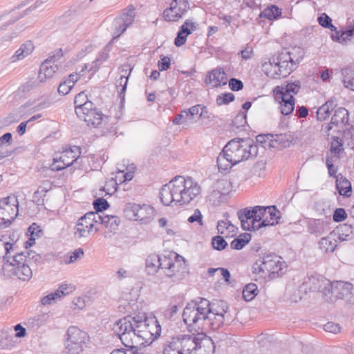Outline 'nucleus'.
I'll use <instances>...</instances> for the list:
<instances>
[{"instance_id":"obj_1","label":"nucleus","mask_w":354,"mask_h":354,"mask_svg":"<svg viewBox=\"0 0 354 354\" xmlns=\"http://www.w3.org/2000/svg\"><path fill=\"white\" fill-rule=\"evenodd\" d=\"M121 341L127 344H150L160 335L161 327L157 319L145 316L125 317L114 326Z\"/></svg>"},{"instance_id":"obj_2","label":"nucleus","mask_w":354,"mask_h":354,"mask_svg":"<svg viewBox=\"0 0 354 354\" xmlns=\"http://www.w3.org/2000/svg\"><path fill=\"white\" fill-rule=\"evenodd\" d=\"M221 308L216 309L204 298L189 303L183 310V319L188 328L198 332L206 328H219L224 323L227 307L221 301Z\"/></svg>"},{"instance_id":"obj_3","label":"nucleus","mask_w":354,"mask_h":354,"mask_svg":"<svg viewBox=\"0 0 354 354\" xmlns=\"http://www.w3.org/2000/svg\"><path fill=\"white\" fill-rule=\"evenodd\" d=\"M258 147L250 139L235 138L229 141L217 157L219 171L227 172L232 166L255 158Z\"/></svg>"},{"instance_id":"obj_4","label":"nucleus","mask_w":354,"mask_h":354,"mask_svg":"<svg viewBox=\"0 0 354 354\" xmlns=\"http://www.w3.org/2000/svg\"><path fill=\"white\" fill-rule=\"evenodd\" d=\"M286 268V262L280 257L269 253L256 261L252 266V272L256 281L272 280L283 274Z\"/></svg>"},{"instance_id":"obj_5","label":"nucleus","mask_w":354,"mask_h":354,"mask_svg":"<svg viewBox=\"0 0 354 354\" xmlns=\"http://www.w3.org/2000/svg\"><path fill=\"white\" fill-rule=\"evenodd\" d=\"M1 271L7 278L16 277L22 281H28L32 276L24 252L17 253L8 259L3 263Z\"/></svg>"},{"instance_id":"obj_6","label":"nucleus","mask_w":354,"mask_h":354,"mask_svg":"<svg viewBox=\"0 0 354 354\" xmlns=\"http://www.w3.org/2000/svg\"><path fill=\"white\" fill-rule=\"evenodd\" d=\"M184 182L185 177L178 176L162 187L160 192V198L165 205H169L172 203L180 205H185Z\"/></svg>"},{"instance_id":"obj_7","label":"nucleus","mask_w":354,"mask_h":354,"mask_svg":"<svg viewBox=\"0 0 354 354\" xmlns=\"http://www.w3.org/2000/svg\"><path fill=\"white\" fill-rule=\"evenodd\" d=\"M187 273V265L182 256L176 252H169L167 255H164L163 274L172 281H180Z\"/></svg>"},{"instance_id":"obj_8","label":"nucleus","mask_w":354,"mask_h":354,"mask_svg":"<svg viewBox=\"0 0 354 354\" xmlns=\"http://www.w3.org/2000/svg\"><path fill=\"white\" fill-rule=\"evenodd\" d=\"M65 351L68 354H80L90 342L88 334L77 326H70L67 330Z\"/></svg>"},{"instance_id":"obj_9","label":"nucleus","mask_w":354,"mask_h":354,"mask_svg":"<svg viewBox=\"0 0 354 354\" xmlns=\"http://www.w3.org/2000/svg\"><path fill=\"white\" fill-rule=\"evenodd\" d=\"M100 214L90 212L81 216L77 221L73 234L76 239L86 238L99 231Z\"/></svg>"},{"instance_id":"obj_10","label":"nucleus","mask_w":354,"mask_h":354,"mask_svg":"<svg viewBox=\"0 0 354 354\" xmlns=\"http://www.w3.org/2000/svg\"><path fill=\"white\" fill-rule=\"evenodd\" d=\"M18 200L15 196L0 199V227L8 226L18 214Z\"/></svg>"},{"instance_id":"obj_11","label":"nucleus","mask_w":354,"mask_h":354,"mask_svg":"<svg viewBox=\"0 0 354 354\" xmlns=\"http://www.w3.org/2000/svg\"><path fill=\"white\" fill-rule=\"evenodd\" d=\"M63 50L57 49L52 52L48 57L41 64L38 78L41 82L46 81L53 77L58 71V65L55 63L63 57Z\"/></svg>"},{"instance_id":"obj_12","label":"nucleus","mask_w":354,"mask_h":354,"mask_svg":"<svg viewBox=\"0 0 354 354\" xmlns=\"http://www.w3.org/2000/svg\"><path fill=\"white\" fill-rule=\"evenodd\" d=\"M257 210L256 222L259 223L256 226L257 229L278 223L280 212L274 206H257Z\"/></svg>"},{"instance_id":"obj_13","label":"nucleus","mask_w":354,"mask_h":354,"mask_svg":"<svg viewBox=\"0 0 354 354\" xmlns=\"http://www.w3.org/2000/svg\"><path fill=\"white\" fill-rule=\"evenodd\" d=\"M189 9L187 0H171L170 6L162 13L163 18L169 22H176L181 19Z\"/></svg>"},{"instance_id":"obj_14","label":"nucleus","mask_w":354,"mask_h":354,"mask_svg":"<svg viewBox=\"0 0 354 354\" xmlns=\"http://www.w3.org/2000/svg\"><path fill=\"white\" fill-rule=\"evenodd\" d=\"M85 106L77 111V117L84 120L88 126L99 127L105 116L100 111L93 107V103H88Z\"/></svg>"},{"instance_id":"obj_15","label":"nucleus","mask_w":354,"mask_h":354,"mask_svg":"<svg viewBox=\"0 0 354 354\" xmlns=\"http://www.w3.org/2000/svg\"><path fill=\"white\" fill-rule=\"evenodd\" d=\"M232 189L230 181L225 179L217 180L213 187V191L209 196V200L215 205H218L225 200L226 196Z\"/></svg>"},{"instance_id":"obj_16","label":"nucleus","mask_w":354,"mask_h":354,"mask_svg":"<svg viewBox=\"0 0 354 354\" xmlns=\"http://www.w3.org/2000/svg\"><path fill=\"white\" fill-rule=\"evenodd\" d=\"M273 94L275 100L279 104V109L281 113L283 115L291 114L295 108L294 97L284 96V93L279 88H273Z\"/></svg>"},{"instance_id":"obj_17","label":"nucleus","mask_w":354,"mask_h":354,"mask_svg":"<svg viewBox=\"0 0 354 354\" xmlns=\"http://www.w3.org/2000/svg\"><path fill=\"white\" fill-rule=\"evenodd\" d=\"M75 290V286L70 284H62L54 292H51L41 299L43 305H50L53 301L61 299Z\"/></svg>"},{"instance_id":"obj_18","label":"nucleus","mask_w":354,"mask_h":354,"mask_svg":"<svg viewBox=\"0 0 354 354\" xmlns=\"http://www.w3.org/2000/svg\"><path fill=\"white\" fill-rule=\"evenodd\" d=\"M199 334L198 333L196 336L191 335L177 336L183 354L196 353L198 346Z\"/></svg>"},{"instance_id":"obj_19","label":"nucleus","mask_w":354,"mask_h":354,"mask_svg":"<svg viewBox=\"0 0 354 354\" xmlns=\"http://www.w3.org/2000/svg\"><path fill=\"white\" fill-rule=\"evenodd\" d=\"M257 206L253 207L252 210L243 209L237 212V216L241 221V226L245 230H250L251 227L254 228L256 222V215L257 213Z\"/></svg>"},{"instance_id":"obj_20","label":"nucleus","mask_w":354,"mask_h":354,"mask_svg":"<svg viewBox=\"0 0 354 354\" xmlns=\"http://www.w3.org/2000/svg\"><path fill=\"white\" fill-rule=\"evenodd\" d=\"M197 28L196 24L191 19H187L180 26L176 37L174 39V44L179 47L185 44L187 37Z\"/></svg>"},{"instance_id":"obj_21","label":"nucleus","mask_w":354,"mask_h":354,"mask_svg":"<svg viewBox=\"0 0 354 354\" xmlns=\"http://www.w3.org/2000/svg\"><path fill=\"white\" fill-rule=\"evenodd\" d=\"M183 189L185 191V205L190 203L201 192V188L198 183L189 177L185 178Z\"/></svg>"},{"instance_id":"obj_22","label":"nucleus","mask_w":354,"mask_h":354,"mask_svg":"<svg viewBox=\"0 0 354 354\" xmlns=\"http://www.w3.org/2000/svg\"><path fill=\"white\" fill-rule=\"evenodd\" d=\"M164 256H159L157 254L148 255L145 262V270L148 274L153 275L158 270L163 271Z\"/></svg>"},{"instance_id":"obj_23","label":"nucleus","mask_w":354,"mask_h":354,"mask_svg":"<svg viewBox=\"0 0 354 354\" xmlns=\"http://www.w3.org/2000/svg\"><path fill=\"white\" fill-rule=\"evenodd\" d=\"M287 59H290V57L286 54L279 53L276 56V62L279 66L277 68L279 79L287 77L295 69L292 64L287 61Z\"/></svg>"},{"instance_id":"obj_24","label":"nucleus","mask_w":354,"mask_h":354,"mask_svg":"<svg viewBox=\"0 0 354 354\" xmlns=\"http://www.w3.org/2000/svg\"><path fill=\"white\" fill-rule=\"evenodd\" d=\"M132 68L129 66H123L121 70V75L118 80H117L116 87L118 90V97L121 100H124V94L128 84L129 77L131 74Z\"/></svg>"},{"instance_id":"obj_25","label":"nucleus","mask_w":354,"mask_h":354,"mask_svg":"<svg viewBox=\"0 0 354 354\" xmlns=\"http://www.w3.org/2000/svg\"><path fill=\"white\" fill-rule=\"evenodd\" d=\"M215 345L211 337L204 333L199 334L198 346L196 354H214Z\"/></svg>"},{"instance_id":"obj_26","label":"nucleus","mask_w":354,"mask_h":354,"mask_svg":"<svg viewBox=\"0 0 354 354\" xmlns=\"http://www.w3.org/2000/svg\"><path fill=\"white\" fill-rule=\"evenodd\" d=\"M34 45L31 41H27L20 46L18 50H16L15 54L10 57L12 62L20 61L30 55L33 50Z\"/></svg>"},{"instance_id":"obj_27","label":"nucleus","mask_w":354,"mask_h":354,"mask_svg":"<svg viewBox=\"0 0 354 354\" xmlns=\"http://www.w3.org/2000/svg\"><path fill=\"white\" fill-rule=\"evenodd\" d=\"M354 286L349 282H339L335 287H332V293L339 299H344L353 293Z\"/></svg>"},{"instance_id":"obj_28","label":"nucleus","mask_w":354,"mask_h":354,"mask_svg":"<svg viewBox=\"0 0 354 354\" xmlns=\"http://www.w3.org/2000/svg\"><path fill=\"white\" fill-rule=\"evenodd\" d=\"M336 188L342 196L349 197L352 194L351 182L341 174L336 176Z\"/></svg>"},{"instance_id":"obj_29","label":"nucleus","mask_w":354,"mask_h":354,"mask_svg":"<svg viewBox=\"0 0 354 354\" xmlns=\"http://www.w3.org/2000/svg\"><path fill=\"white\" fill-rule=\"evenodd\" d=\"M209 83H212L214 86L225 85L227 82V77L223 70L216 68L212 70L208 75Z\"/></svg>"},{"instance_id":"obj_30","label":"nucleus","mask_w":354,"mask_h":354,"mask_svg":"<svg viewBox=\"0 0 354 354\" xmlns=\"http://www.w3.org/2000/svg\"><path fill=\"white\" fill-rule=\"evenodd\" d=\"M154 209L146 204L140 205L138 210L137 221L143 224L149 223L153 218Z\"/></svg>"},{"instance_id":"obj_31","label":"nucleus","mask_w":354,"mask_h":354,"mask_svg":"<svg viewBox=\"0 0 354 354\" xmlns=\"http://www.w3.org/2000/svg\"><path fill=\"white\" fill-rule=\"evenodd\" d=\"M80 153V148L77 147L64 151L59 156V159H62V161L64 162L62 165H72L78 158Z\"/></svg>"},{"instance_id":"obj_32","label":"nucleus","mask_w":354,"mask_h":354,"mask_svg":"<svg viewBox=\"0 0 354 354\" xmlns=\"http://www.w3.org/2000/svg\"><path fill=\"white\" fill-rule=\"evenodd\" d=\"M337 245V241L335 236L331 234L326 237L322 238L319 241L320 250L325 253L333 252Z\"/></svg>"},{"instance_id":"obj_33","label":"nucleus","mask_w":354,"mask_h":354,"mask_svg":"<svg viewBox=\"0 0 354 354\" xmlns=\"http://www.w3.org/2000/svg\"><path fill=\"white\" fill-rule=\"evenodd\" d=\"M326 223L320 219H310L308 222V232L312 234L319 236L326 231Z\"/></svg>"},{"instance_id":"obj_34","label":"nucleus","mask_w":354,"mask_h":354,"mask_svg":"<svg viewBox=\"0 0 354 354\" xmlns=\"http://www.w3.org/2000/svg\"><path fill=\"white\" fill-rule=\"evenodd\" d=\"M336 105L335 101L333 100H329L326 102L325 104L321 106L317 111V120L323 121L327 119Z\"/></svg>"},{"instance_id":"obj_35","label":"nucleus","mask_w":354,"mask_h":354,"mask_svg":"<svg viewBox=\"0 0 354 354\" xmlns=\"http://www.w3.org/2000/svg\"><path fill=\"white\" fill-rule=\"evenodd\" d=\"M277 63L276 62V56L272 57L268 62L262 64V70L268 77L273 79H279L277 68Z\"/></svg>"},{"instance_id":"obj_36","label":"nucleus","mask_w":354,"mask_h":354,"mask_svg":"<svg viewBox=\"0 0 354 354\" xmlns=\"http://www.w3.org/2000/svg\"><path fill=\"white\" fill-rule=\"evenodd\" d=\"M281 54H286L290 59H287V61L292 64V66L295 68L297 64H298L304 57V50L300 48H293L290 51H283Z\"/></svg>"},{"instance_id":"obj_37","label":"nucleus","mask_w":354,"mask_h":354,"mask_svg":"<svg viewBox=\"0 0 354 354\" xmlns=\"http://www.w3.org/2000/svg\"><path fill=\"white\" fill-rule=\"evenodd\" d=\"M99 225H104L106 227L109 228L111 231L117 230L120 223V219L116 216L113 215H101L100 214Z\"/></svg>"},{"instance_id":"obj_38","label":"nucleus","mask_w":354,"mask_h":354,"mask_svg":"<svg viewBox=\"0 0 354 354\" xmlns=\"http://www.w3.org/2000/svg\"><path fill=\"white\" fill-rule=\"evenodd\" d=\"M348 111L344 108L339 107L335 110L331 118V123L335 124V126L345 125L348 123Z\"/></svg>"},{"instance_id":"obj_39","label":"nucleus","mask_w":354,"mask_h":354,"mask_svg":"<svg viewBox=\"0 0 354 354\" xmlns=\"http://www.w3.org/2000/svg\"><path fill=\"white\" fill-rule=\"evenodd\" d=\"M205 109V106L201 104H196L189 109L183 110V113H185V119L189 122L194 120L195 117H197L198 118H202Z\"/></svg>"},{"instance_id":"obj_40","label":"nucleus","mask_w":354,"mask_h":354,"mask_svg":"<svg viewBox=\"0 0 354 354\" xmlns=\"http://www.w3.org/2000/svg\"><path fill=\"white\" fill-rule=\"evenodd\" d=\"M301 88V84L299 81H295L294 82L288 83L285 86H277L274 88H279L282 93H284L286 97H293V95L298 93Z\"/></svg>"},{"instance_id":"obj_41","label":"nucleus","mask_w":354,"mask_h":354,"mask_svg":"<svg viewBox=\"0 0 354 354\" xmlns=\"http://www.w3.org/2000/svg\"><path fill=\"white\" fill-rule=\"evenodd\" d=\"M135 8L130 5L127 8L123 10L121 15L118 18L120 22H122L129 26L131 25L136 17Z\"/></svg>"},{"instance_id":"obj_42","label":"nucleus","mask_w":354,"mask_h":354,"mask_svg":"<svg viewBox=\"0 0 354 354\" xmlns=\"http://www.w3.org/2000/svg\"><path fill=\"white\" fill-rule=\"evenodd\" d=\"M42 231L40 227L35 223H32L28 229V234L30 236V238L28 241L25 243L26 248L34 245L35 239L40 237Z\"/></svg>"},{"instance_id":"obj_43","label":"nucleus","mask_w":354,"mask_h":354,"mask_svg":"<svg viewBox=\"0 0 354 354\" xmlns=\"http://www.w3.org/2000/svg\"><path fill=\"white\" fill-rule=\"evenodd\" d=\"M163 354H183L179 339L177 337H173L164 347Z\"/></svg>"},{"instance_id":"obj_44","label":"nucleus","mask_w":354,"mask_h":354,"mask_svg":"<svg viewBox=\"0 0 354 354\" xmlns=\"http://www.w3.org/2000/svg\"><path fill=\"white\" fill-rule=\"evenodd\" d=\"M84 254V252L82 248H77L73 252H68L63 257V261L65 264H71L77 262L80 260Z\"/></svg>"},{"instance_id":"obj_45","label":"nucleus","mask_w":354,"mask_h":354,"mask_svg":"<svg viewBox=\"0 0 354 354\" xmlns=\"http://www.w3.org/2000/svg\"><path fill=\"white\" fill-rule=\"evenodd\" d=\"M140 205L133 203H127L124 209L125 216L129 220L137 221Z\"/></svg>"},{"instance_id":"obj_46","label":"nucleus","mask_w":354,"mask_h":354,"mask_svg":"<svg viewBox=\"0 0 354 354\" xmlns=\"http://www.w3.org/2000/svg\"><path fill=\"white\" fill-rule=\"evenodd\" d=\"M342 74L344 86L354 91V71L350 68H344L342 71Z\"/></svg>"},{"instance_id":"obj_47","label":"nucleus","mask_w":354,"mask_h":354,"mask_svg":"<svg viewBox=\"0 0 354 354\" xmlns=\"http://www.w3.org/2000/svg\"><path fill=\"white\" fill-rule=\"evenodd\" d=\"M250 238L251 236L250 234L244 233L238 238L234 239L231 242L230 246L234 250H241L250 241Z\"/></svg>"},{"instance_id":"obj_48","label":"nucleus","mask_w":354,"mask_h":354,"mask_svg":"<svg viewBox=\"0 0 354 354\" xmlns=\"http://www.w3.org/2000/svg\"><path fill=\"white\" fill-rule=\"evenodd\" d=\"M88 103H93L91 101L88 100L87 95L84 91H81L75 97L74 104L75 108V113L77 115V111L86 106Z\"/></svg>"},{"instance_id":"obj_49","label":"nucleus","mask_w":354,"mask_h":354,"mask_svg":"<svg viewBox=\"0 0 354 354\" xmlns=\"http://www.w3.org/2000/svg\"><path fill=\"white\" fill-rule=\"evenodd\" d=\"M281 14L280 9L276 6H272L265 9L261 14V17H265L270 20L275 19Z\"/></svg>"},{"instance_id":"obj_50","label":"nucleus","mask_w":354,"mask_h":354,"mask_svg":"<svg viewBox=\"0 0 354 354\" xmlns=\"http://www.w3.org/2000/svg\"><path fill=\"white\" fill-rule=\"evenodd\" d=\"M13 250V244L8 241L0 239V259L3 258L4 260H7L11 257L9 256L10 252Z\"/></svg>"},{"instance_id":"obj_51","label":"nucleus","mask_w":354,"mask_h":354,"mask_svg":"<svg viewBox=\"0 0 354 354\" xmlns=\"http://www.w3.org/2000/svg\"><path fill=\"white\" fill-rule=\"evenodd\" d=\"M338 238L340 241H347L352 237L353 228L351 225L345 224L337 228Z\"/></svg>"},{"instance_id":"obj_52","label":"nucleus","mask_w":354,"mask_h":354,"mask_svg":"<svg viewBox=\"0 0 354 354\" xmlns=\"http://www.w3.org/2000/svg\"><path fill=\"white\" fill-rule=\"evenodd\" d=\"M257 295V287L254 283H249L243 288V297L247 301H251Z\"/></svg>"},{"instance_id":"obj_53","label":"nucleus","mask_w":354,"mask_h":354,"mask_svg":"<svg viewBox=\"0 0 354 354\" xmlns=\"http://www.w3.org/2000/svg\"><path fill=\"white\" fill-rule=\"evenodd\" d=\"M48 319V315L46 314L38 315L28 321V324L33 328H38L44 325Z\"/></svg>"},{"instance_id":"obj_54","label":"nucleus","mask_w":354,"mask_h":354,"mask_svg":"<svg viewBox=\"0 0 354 354\" xmlns=\"http://www.w3.org/2000/svg\"><path fill=\"white\" fill-rule=\"evenodd\" d=\"M93 206L96 210L95 212L101 215H104L102 211L108 208L109 203L105 199L98 198L93 201Z\"/></svg>"},{"instance_id":"obj_55","label":"nucleus","mask_w":354,"mask_h":354,"mask_svg":"<svg viewBox=\"0 0 354 354\" xmlns=\"http://www.w3.org/2000/svg\"><path fill=\"white\" fill-rule=\"evenodd\" d=\"M212 245L214 249L217 250H222L226 248L227 243L223 236H216L212 238Z\"/></svg>"},{"instance_id":"obj_56","label":"nucleus","mask_w":354,"mask_h":354,"mask_svg":"<svg viewBox=\"0 0 354 354\" xmlns=\"http://www.w3.org/2000/svg\"><path fill=\"white\" fill-rule=\"evenodd\" d=\"M111 46L110 44L106 45L96 57L95 62L99 63L100 65L106 62L109 57V52Z\"/></svg>"},{"instance_id":"obj_57","label":"nucleus","mask_w":354,"mask_h":354,"mask_svg":"<svg viewBox=\"0 0 354 354\" xmlns=\"http://www.w3.org/2000/svg\"><path fill=\"white\" fill-rule=\"evenodd\" d=\"M114 26H115V31H114V37L113 39L118 38L120 37L129 27L128 25L125 24L122 22H120L118 18H116L114 20Z\"/></svg>"},{"instance_id":"obj_58","label":"nucleus","mask_w":354,"mask_h":354,"mask_svg":"<svg viewBox=\"0 0 354 354\" xmlns=\"http://www.w3.org/2000/svg\"><path fill=\"white\" fill-rule=\"evenodd\" d=\"M114 26H115V31H114V37L113 39L118 38L120 37L129 27L128 25L125 24L122 22H120L118 18H116L114 20Z\"/></svg>"},{"instance_id":"obj_59","label":"nucleus","mask_w":354,"mask_h":354,"mask_svg":"<svg viewBox=\"0 0 354 354\" xmlns=\"http://www.w3.org/2000/svg\"><path fill=\"white\" fill-rule=\"evenodd\" d=\"M124 346L129 347V349L125 351L126 354H143L142 351V348H139V346H145L146 344H127L124 341H121Z\"/></svg>"},{"instance_id":"obj_60","label":"nucleus","mask_w":354,"mask_h":354,"mask_svg":"<svg viewBox=\"0 0 354 354\" xmlns=\"http://www.w3.org/2000/svg\"><path fill=\"white\" fill-rule=\"evenodd\" d=\"M234 100V95L231 93H225L218 95L216 98L218 105L227 104Z\"/></svg>"},{"instance_id":"obj_61","label":"nucleus","mask_w":354,"mask_h":354,"mask_svg":"<svg viewBox=\"0 0 354 354\" xmlns=\"http://www.w3.org/2000/svg\"><path fill=\"white\" fill-rule=\"evenodd\" d=\"M245 123L246 115L243 112L237 114L232 121V125L236 128L243 127Z\"/></svg>"},{"instance_id":"obj_62","label":"nucleus","mask_w":354,"mask_h":354,"mask_svg":"<svg viewBox=\"0 0 354 354\" xmlns=\"http://www.w3.org/2000/svg\"><path fill=\"white\" fill-rule=\"evenodd\" d=\"M347 217V214L343 208H337L335 210L333 218L335 222H341L345 220Z\"/></svg>"},{"instance_id":"obj_63","label":"nucleus","mask_w":354,"mask_h":354,"mask_svg":"<svg viewBox=\"0 0 354 354\" xmlns=\"http://www.w3.org/2000/svg\"><path fill=\"white\" fill-rule=\"evenodd\" d=\"M324 330L326 332L336 334L340 332L341 328L338 324L328 322L324 325Z\"/></svg>"},{"instance_id":"obj_64","label":"nucleus","mask_w":354,"mask_h":354,"mask_svg":"<svg viewBox=\"0 0 354 354\" xmlns=\"http://www.w3.org/2000/svg\"><path fill=\"white\" fill-rule=\"evenodd\" d=\"M229 87L232 91H239L243 87V82L236 78H231L229 81Z\"/></svg>"}]
</instances>
